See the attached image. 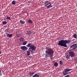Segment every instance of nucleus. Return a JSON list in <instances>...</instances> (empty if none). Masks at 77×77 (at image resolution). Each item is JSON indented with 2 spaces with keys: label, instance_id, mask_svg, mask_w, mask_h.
I'll return each instance as SVG.
<instances>
[{
  "label": "nucleus",
  "instance_id": "1",
  "mask_svg": "<svg viewBox=\"0 0 77 77\" xmlns=\"http://www.w3.org/2000/svg\"><path fill=\"white\" fill-rule=\"evenodd\" d=\"M46 51H45V56L47 57H50L51 58V56L53 57V55L54 54V50L53 49L50 47L46 48Z\"/></svg>",
  "mask_w": 77,
  "mask_h": 77
},
{
  "label": "nucleus",
  "instance_id": "2",
  "mask_svg": "<svg viewBox=\"0 0 77 77\" xmlns=\"http://www.w3.org/2000/svg\"><path fill=\"white\" fill-rule=\"evenodd\" d=\"M26 46L28 47H29L28 49V50L26 51L27 56L30 55V51L32 52V51H35L36 48V47L32 43H29Z\"/></svg>",
  "mask_w": 77,
  "mask_h": 77
},
{
  "label": "nucleus",
  "instance_id": "3",
  "mask_svg": "<svg viewBox=\"0 0 77 77\" xmlns=\"http://www.w3.org/2000/svg\"><path fill=\"white\" fill-rule=\"evenodd\" d=\"M71 43V39L70 38H68L67 40H61L59 41V42L58 43V45L62 46L64 47H67L66 44H70Z\"/></svg>",
  "mask_w": 77,
  "mask_h": 77
},
{
  "label": "nucleus",
  "instance_id": "4",
  "mask_svg": "<svg viewBox=\"0 0 77 77\" xmlns=\"http://www.w3.org/2000/svg\"><path fill=\"white\" fill-rule=\"evenodd\" d=\"M45 6L48 8H50L52 7V6H51V4L48 1H46L45 2Z\"/></svg>",
  "mask_w": 77,
  "mask_h": 77
},
{
  "label": "nucleus",
  "instance_id": "5",
  "mask_svg": "<svg viewBox=\"0 0 77 77\" xmlns=\"http://www.w3.org/2000/svg\"><path fill=\"white\" fill-rule=\"evenodd\" d=\"M72 70V69H64V71L63 72V73L64 75H67L68 73L67 72H69L70 71Z\"/></svg>",
  "mask_w": 77,
  "mask_h": 77
},
{
  "label": "nucleus",
  "instance_id": "6",
  "mask_svg": "<svg viewBox=\"0 0 77 77\" xmlns=\"http://www.w3.org/2000/svg\"><path fill=\"white\" fill-rule=\"evenodd\" d=\"M69 54L70 56L72 57H74L75 56V53H74V51H72L69 52Z\"/></svg>",
  "mask_w": 77,
  "mask_h": 77
},
{
  "label": "nucleus",
  "instance_id": "7",
  "mask_svg": "<svg viewBox=\"0 0 77 77\" xmlns=\"http://www.w3.org/2000/svg\"><path fill=\"white\" fill-rule=\"evenodd\" d=\"M71 47L72 48V50H75V48H77V44H73L71 45Z\"/></svg>",
  "mask_w": 77,
  "mask_h": 77
},
{
  "label": "nucleus",
  "instance_id": "8",
  "mask_svg": "<svg viewBox=\"0 0 77 77\" xmlns=\"http://www.w3.org/2000/svg\"><path fill=\"white\" fill-rule=\"evenodd\" d=\"M21 49L23 50H27L28 48L25 46H21Z\"/></svg>",
  "mask_w": 77,
  "mask_h": 77
},
{
  "label": "nucleus",
  "instance_id": "9",
  "mask_svg": "<svg viewBox=\"0 0 77 77\" xmlns=\"http://www.w3.org/2000/svg\"><path fill=\"white\" fill-rule=\"evenodd\" d=\"M32 77H39V75H38L37 74L35 73L32 76Z\"/></svg>",
  "mask_w": 77,
  "mask_h": 77
},
{
  "label": "nucleus",
  "instance_id": "10",
  "mask_svg": "<svg viewBox=\"0 0 77 77\" xmlns=\"http://www.w3.org/2000/svg\"><path fill=\"white\" fill-rule=\"evenodd\" d=\"M28 22L29 23H30V24H32V23H33V21H32V20H27Z\"/></svg>",
  "mask_w": 77,
  "mask_h": 77
},
{
  "label": "nucleus",
  "instance_id": "11",
  "mask_svg": "<svg viewBox=\"0 0 77 77\" xmlns=\"http://www.w3.org/2000/svg\"><path fill=\"white\" fill-rule=\"evenodd\" d=\"M20 22L21 24H25V22L23 20H20Z\"/></svg>",
  "mask_w": 77,
  "mask_h": 77
},
{
  "label": "nucleus",
  "instance_id": "12",
  "mask_svg": "<svg viewBox=\"0 0 77 77\" xmlns=\"http://www.w3.org/2000/svg\"><path fill=\"white\" fill-rule=\"evenodd\" d=\"M66 59H69L70 57V55L69 54V55L68 54H66Z\"/></svg>",
  "mask_w": 77,
  "mask_h": 77
},
{
  "label": "nucleus",
  "instance_id": "13",
  "mask_svg": "<svg viewBox=\"0 0 77 77\" xmlns=\"http://www.w3.org/2000/svg\"><path fill=\"white\" fill-rule=\"evenodd\" d=\"M29 74L30 75H31V76H32L34 74V72H29Z\"/></svg>",
  "mask_w": 77,
  "mask_h": 77
},
{
  "label": "nucleus",
  "instance_id": "14",
  "mask_svg": "<svg viewBox=\"0 0 77 77\" xmlns=\"http://www.w3.org/2000/svg\"><path fill=\"white\" fill-rule=\"evenodd\" d=\"M16 35L17 37H20V36H21V34L19 33H17V34H16Z\"/></svg>",
  "mask_w": 77,
  "mask_h": 77
},
{
  "label": "nucleus",
  "instance_id": "15",
  "mask_svg": "<svg viewBox=\"0 0 77 77\" xmlns=\"http://www.w3.org/2000/svg\"><path fill=\"white\" fill-rule=\"evenodd\" d=\"M55 66L57 67L58 66V63H57L55 62L54 63Z\"/></svg>",
  "mask_w": 77,
  "mask_h": 77
},
{
  "label": "nucleus",
  "instance_id": "16",
  "mask_svg": "<svg viewBox=\"0 0 77 77\" xmlns=\"http://www.w3.org/2000/svg\"><path fill=\"white\" fill-rule=\"evenodd\" d=\"M2 23L4 25H6V24H7V22L6 21H3Z\"/></svg>",
  "mask_w": 77,
  "mask_h": 77
},
{
  "label": "nucleus",
  "instance_id": "17",
  "mask_svg": "<svg viewBox=\"0 0 77 77\" xmlns=\"http://www.w3.org/2000/svg\"><path fill=\"white\" fill-rule=\"evenodd\" d=\"M30 34H31V32L30 31H27V33H26V35H29Z\"/></svg>",
  "mask_w": 77,
  "mask_h": 77
},
{
  "label": "nucleus",
  "instance_id": "18",
  "mask_svg": "<svg viewBox=\"0 0 77 77\" xmlns=\"http://www.w3.org/2000/svg\"><path fill=\"white\" fill-rule=\"evenodd\" d=\"M19 40L20 41H21V42L23 41V40H24V39H23V38L21 37L20 38Z\"/></svg>",
  "mask_w": 77,
  "mask_h": 77
},
{
  "label": "nucleus",
  "instance_id": "19",
  "mask_svg": "<svg viewBox=\"0 0 77 77\" xmlns=\"http://www.w3.org/2000/svg\"><path fill=\"white\" fill-rule=\"evenodd\" d=\"M9 31V29H7L6 30H5V32L6 33H8Z\"/></svg>",
  "mask_w": 77,
  "mask_h": 77
},
{
  "label": "nucleus",
  "instance_id": "20",
  "mask_svg": "<svg viewBox=\"0 0 77 77\" xmlns=\"http://www.w3.org/2000/svg\"><path fill=\"white\" fill-rule=\"evenodd\" d=\"M60 65H63V62H62V60H60Z\"/></svg>",
  "mask_w": 77,
  "mask_h": 77
},
{
  "label": "nucleus",
  "instance_id": "21",
  "mask_svg": "<svg viewBox=\"0 0 77 77\" xmlns=\"http://www.w3.org/2000/svg\"><path fill=\"white\" fill-rule=\"evenodd\" d=\"M73 37L74 38H77V34H74Z\"/></svg>",
  "mask_w": 77,
  "mask_h": 77
},
{
  "label": "nucleus",
  "instance_id": "22",
  "mask_svg": "<svg viewBox=\"0 0 77 77\" xmlns=\"http://www.w3.org/2000/svg\"><path fill=\"white\" fill-rule=\"evenodd\" d=\"M16 3V2L15 1H13L12 2V5H15V3Z\"/></svg>",
  "mask_w": 77,
  "mask_h": 77
},
{
  "label": "nucleus",
  "instance_id": "23",
  "mask_svg": "<svg viewBox=\"0 0 77 77\" xmlns=\"http://www.w3.org/2000/svg\"><path fill=\"white\" fill-rule=\"evenodd\" d=\"M27 44V41H25L23 43V45H26Z\"/></svg>",
  "mask_w": 77,
  "mask_h": 77
},
{
  "label": "nucleus",
  "instance_id": "24",
  "mask_svg": "<svg viewBox=\"0 0 77 77\" xmlns=\"http://www.w3.org/2000/svg\"><path fill=\"white\" fill-rule=\"evenodd\" d=\"M8 19L9 20H11V17H7L6 20H8Z\"/></svg>",
  "mask_w": 77,
  "mask_h": 77
},
{
  "label": "nucleus",
  "instance_id": "25",
  "mask_svg": "<svg viewBox=\"0 0 77 77\" xmlns=\"http://www.w3.org/2000/svg\"><path fill=\"white\" fill-rule=\"evenodd\" d=\"M6 33V35H7V37H8V36L9 37V34L8 33Z\"/></svg>",
  "mask_w": 77,
  "mask_h": 77
},
{
  "label": "nucleus",
  "instance_id": "26",
  "mask_svg": "<svg viewBox=\"0 0 77 77\" xmlns=\"http://www.w3.org/2000/svg\"><path fill=\"white\" fill-rule=\"evenodd\" d=\"M12 36V34H9V37L10 38H11Z\"/></svg>",
  "mask_w": 77,
  "mask_h": 77
},
{
  "label": "nucleus",
  "instance_id": "27",
  "mask_svg": "<svg viewBox=\"0 0 77 77\" xmlns=\"http://www.w3.org/2000/svg\"><path fill=\"white\" fill-rule=\"evenodd\" d=\"M65 77H69V75H67L64 76Z\"/></svg>",
  "mask_w": 77,
  "mask_h": 77
},
{
  "label": "nucleus",
  "instance_id": "28",
  "mask_svg": "<svg viewBox=\"0 0 77 77\" xmlns=\"http://www.w3.org/2000/svg\"><path fill=\"white\" fill-rule=\"evenodd\" d=\"M2 72L1 71V70L0 69V75H2Z\"/></svg>",
  "mask_w": 77,
  "mask_h": 77
},
{
  "label": "nucleus",
  "instance_id": "29",
  "mask_svg": "<svg viewBox=\"0 0 77 77\" xmlns=\"http://www.w3.org/2000/svg\"><path fill=\"white\" fill-rule=\"evenodd\" d=\"M29 57H31V55H30V56H29Z\"/></svg>",
  "mask_w": 77,
  "mask_h": 77
},
{
  "label": "nucleus",
  "instance_id": "30",
  "mask_svg": "<svg viewBox=\"0 0 77 77\" xmlns=\"http://www.w3.org/2000/svg\"><path fill=\"white\" fill-rule=\"evenodd\" d=\"M2 53V52L1 51H0V54Z\"/></svg>",
  "mask_w": 77,
  "mask_h": 77
}]
</instances>
